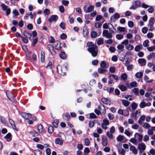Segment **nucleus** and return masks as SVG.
<instances>
[{
  "instance_id": "nucleus-1",
  "label": "nucleus",
  "mask_w": 155,
  "mask_h": 155,
  "mask_svg": "<svg viewBox=\"0 0 155 155\" xmlns=\"http://www.w3.org/2000/svg\"><path fill=\"white\" fill-rule=\"evenodd\" d=\"M87 45L88 47H90L88 48L87 50L91 54L92 56L94 57L96 56L98 52V49L96 45L92 42H88Z\"/></svg>"
},
{
  "instance_id": "nucleus-2",
  "label": "nucleus",
  "mask_w": 155,
  "mask_h": 155,
  "mask_svg": "<svg viewBox=\"0 0 155 155\" xmlns=\"http://www.w3.org/2000/svg\"><path fill=\"white\" fill-rule=\"evenodd\" d=\"M68 64L67 63H64L62 67L58 65L57 68V71L58 73L62 75L65 74V73L68 70Z\"/></svg>"
},
{
  "instance_id": "nucleus-3",
  "label": "nucleus",
  "mask_w": 155,
  "mask_h": 155,
  "mask_svg": "<svg viewBox=\"0 0 155 155\" xmlns=\"http://www.w3.org/2000/svg\"><path fill=\"white\" fill-rule=\"evenodd\" d=\"M87 5H86L83 7V10L84 12L86 13H90L93 11L94 9V6L91 5L89 6L87 8Z\"/></svg>"
},
{
  "instance_id": "nucleus-4",
  "label": "nucleus",
  "mask_w": 155,
  "mask_h": 155,
  "mask_svg": "<svg viewBox=\"0 0 155 155\" xmlns=\"http://www.w3.org/2000/svg\"><path fill=\"white\" fill-rule=\"evenodd\" d=\"M103 35L107 38H111L112 37V34L107 30H104L103 32Z\"/></svg>"
},
{
  "instance_id": "nucleus-5",
  "label": "nucleus",
  "mask_w": 155,
  "mask_h": 155,
  "mask_svg": "<svg viewBox=\"0 0 155 155\" xmlns=\"http://www.w3.org/2000/svg\"><path fill=\"white\" fill-rule=\"evenodd\" d=\"M120 17V15L117 13H114V15L111 16L110 18V22H114L116 21V19H118Z\"/></svg>"
},
{
  "instance_id": "nucleus-6",
  "label": "nucleus",
  "mask_w": 155,
  "mask_h": 155,
  "mask_svg": "<svg viewBox=\"0 0 155 155\" xmlns=\"http://www.w3.org/2000/svg\"><path fill=\"white\" fill-rule=\"evenodd\" d=\"M5 93L8 98L12 102H14V101L13 98L14 97V96L13 94L11 92L9 91H6Z\"/></svg>"
},
{
  "instance_id": "nucleus-7",
  "label": "nucleus",
  "mask_w": 155,
  "mask_h": 155,
  "mask_svg": "<svg viewBox=\"0 0 155 155\" xmlns=\"http://www.w3.org/2000/svg\"><path fill=\"white\" fill-rule=\"evenodd\" d=\"M21 115L23 118L26 120L29 119L31 117V115L30 113L23 112L21 113Z\"/></svg>"
},
{
  "instance_id": "nucleus-8",
  "label": "nucleus",
  "mask_w": 155,
  "mask_h": 155,
  "mask_svg": "<svg viewBox=\"0 0 155 155\" xmlns=\"http://www.w3.org/2000/svg\"><path fill=\"white\" fill-rule=\"evenodd\" d=\"M151 104L150 102L146 103L144 101H142L139 104L140 107L141 108H143L146 106H150Z\"/></svg>"
},
{
  "instance_id": "nucleus-9",
  "label": "nucleus",
  "mask_w": 155,
  "mask_h": 155,
  "mask_svg": "<svg viewBox=\"0 0 155 155\" xmlns=\"http://www.w3.org/2000/svg\"><path fill=\"white\" fill-rule=\"evenodd\" d=\"M146 148L145 144L143 143H140L138 145V148L139 150L144 151Z\"/></svg>"
},
{
  "instance_id": "nucleus-10",
  "label": "nucleus",
  "mask_w": 155,
  "mask_h": 155,
  "mask_svg": "<svg viewBox=\"0 0 155 155\" xmlns=\"http://www.w3.org/2000/svg\"><path fill=\"white\" fill-rule=\"evenodd\" d=\"M58 18V17L57 15H52L49 18L48 21L49 22H51L52 21H56Z\"/></svg>"
},
{
  "instance_id": "nucleus-11",
  "label": "nucleus",
  "mask_w": 155,
  "mask_h": 155,
  "mask_svg": "<svg viewBox=\"0 0 155 155\" xmlns=\"http://www.w3.org/2000/svg\"><path fill=\"white\" fill-rule=\"evenodd\" d=\"M140 113V110H136L135 112H134L132 113L130 116L132 117L136 118L137 115H139Z\"/></svg>"
},
{
  "instance_id": "nucleus-12",
  "label": "nucleus",
  "mask_w": 155,
  "mask_h": 155,
  "mask_svg": "<svg viewBox=\"0 0 155 155\" xmlns=\"http://www.w3.org/2000/svg\"><path fill=\"white\" fill-rule=\"evenodd\" d=\"M130 150L134 155H136L137 153V149L133 146L130 145Z\"/></svg>"
},
{
  "instance_id": "nucleus-13",
  "label": "nucleus",
  "mask_w": 155,
  "mask_h": 155,
  "mask_svg": "<svg viewBox=\"0 0 155 155\" xmlns=\"http://www.w3.org/2000/svg\"><path fill=\"white\" fill-rule=\"evenodd\" d=\"M146 118V116L145 115H142L139 119L138 122L139 124L142 125L143 124V122L144 121Z\"/></svg>"
},
{
  "instance_id": "nucleus-14",
  "label": "nucleus",
  "mask_w": 155,
  "mask_h": 155,
  "mask_svg": "<svg viewBox=\"0 0 155 155\" xmlns=\"http://www.w3.org/2000/svg\"><path fill=\"white\" fill-rule=\"evenodd\" d=\"M138 62L141 66H144L146 64V61L143 58H140L138 60Z\"/></svg>"
},
{
  "instance_id": "nucleus-15",
  "label": "nucleus",
  "mask_w": 155,
  "mask_h": 155,
  "mask_svg": "<svg viewBox=\"0 0 155 155\" xmlns=\"http://www.w3.org/2000/svg\"><path fill=\"white\" fill-rule=\"evenodd\" d=\"M9 122L10 124L11 125V126L12 128L14 129L17 131L18 129H17L16 127L14 121L12 120L9 119Z\"/></svg>"
},
{
  "instance_id": "nucleus-16",
  "label": "nucleus",
  "mask_w": 155,
  "mask_h": 155,
  "mask_svg": "<svg viewBox=\"0 0 155 155\" xmlns=\"http://www.w3.org/2000/svg\"><path fill=\"white\" fill-rule=\"evenodd\" d=\"M101 101L104 104H106L110 105V100L107 99V98H101Z\"/></svg>"
},
{
  "instance_id": "nucleus-17",
  "label": "nucleus",
  "mask_w": 155,
  "mask_h": 155,
  "mask_svg": "<svg viewBox=\"0 0 155 155\" xmlns=\"http://www.w3.org/2000/svg\"><path fill=\"white\" fill-rule=\"evenodd\" d=\"M153 131H155V127H152L151 128L149 129L148 131L147 134L150 135H153Z\"/></svg>"
},
{
  "instance_id": "nucleus-18",
  "label": "nucleus",
  "mask_w": 155,
  "mask_h": 155,
  "mask_svg": "<svg viewBox=\"0 0 155 155\" xmlns=\"http://www.w3.org/2000/svg\"><path fill=\"white\" fill-rule=\"evenodd\" d=\"M23 35L26 38L30 39L31 36V34L27 31H24L23 32Z\"/></svg>"
},
{
  "instance_id": "nucleus-19",
  "label": "nucleus",
  "mask_w": 155,
  "mask_h": 155,
  "mask_svg": "<svg viewBox=\"0 0 155 155\" xmlns=\"http://www.w3.org/2000/svg\"><path fill=\"white\" fill-rule=\"evenodd\" d=\"M4 138L7 141H10L12 139L11 134L10 133H8L5 136Z\"/></svg>"
},
{
  "instance_id": "nucleus-20",
  "label": "nucleus",
  "mask_w": 155,
  "mask_h": 155,
  "mask_svg": "<svg viewBox=\"0 0 155 155\" xmlns=\"http://www.w3.org/2000/svg\"><path fill=\"white\" fill-rule=\"evenodd\" d=\"M107 64H108L106 61H101L100 64V66L101 68H107L108 66L107 67Z\"/></svg>"
},
{
  "instance_id": "nucleus-21",
  "label": "nucleus",
  "mask_w": 155,
  "mask_h": 155,
  "mask_svg": "<svg viewBox=\"0 0 155 155\" xmlns=\"http://www.w3.org/2000/svg\"><path fill=\"white\" fill-rule=\"evenodd\" d=\"M63 119L66 120L68 121L70 119L71 117L69 114H64L63 115Z\"/></svg>"
},
{
  "instance_id": "nucleus-22",
  "label": "nucleus",
  "mask_w": 155,
  "mask_h": 155,
  "mask_svg": "<svg viewBox=\"0 0 155 155\" xmlns=\"http://www.w3.org/2000/svg\"><path fill=\"white\" fill-rule=\"evenodd\" d=\"M110 25H111L112 28L115 30V29L114 28L113 25L111 23H109L108 25L107 23L104 24L103 25V28L104 29H107L108 27H110Z\"/></svg>"
},
{
  "instance_id": "nucleus-23",
  "label": "nucleus",
  "mask_w": 155,
  "mask_h": 155,
  "mask_svg": "<svg viewBox=\"0 0 155 155\" xmlns=\"http://www.w3.org/2000/svg\"><path fill=\"white\" fill-rule=\"evenodd\" d=\"M55 143L56 144L62 145L63 143V141L59 138H57L55 140Z\"/></svg>"
},
{
  "instance_id": "nucleus-24",
  "label": "nucleus",
  "mask_w": 155,
  "mask_h": 155,
  "mask_svg": "<svg viewBox=\"0 0 155 155\" xmlns=\"http://www.w3.org/2000/svg\"><path fill=\"white\" fill-rule=\"evenodd\" d=\"M142 45L141 44H139L136 46L134 48L135 51L136 52L139 51L142 48Z\"/></svg>"
},
{
  "instance_id": "nucleus-25",
  "label": "nucleus",
  "mask_w": 155,
  "mask_h": 155,
  "mask_svg": "<svg viewBox=\"0 0 155 155\" xmlns=\"http://www.w3.org/2000/svg\"><path fill=\"white\" fill-rule=\"evenodd\" d=\"M102 144L104 146H106L107 143V140L106 137L105 136L102 137Z\"/></svg>"
},
{
  "instance_id": "nucleus-26",
  "label": "nucleus",
  "mask_w": 155,
  "mask_h": 155,
  "mask_svg": "<svg viewBox=\"0 0 155 155\" xmlns=\"http://www.w3.org/2000/svg\"><path fill=\"white\" fill-rule=\"evenodd\" d=\"M136 135H137L138 136V139L139 141H141L143 140V135L137 133H136L134 134V137H135Z\"/></svg>"
},
{
  "instance_id": "nucleus-27",
  "label": "nucleus",
  "mask_w": 155,
  "mask_h": 155,
  "mask_svg": "<svg viewBox=\"0 0 155 155\" xmlns=\"http://www.w3.org/2000/svg\"><path fill=\"white\" fill-rule=\"evenodd\" d=\"M41 61L43 62L45 59V53L44 51H41Z\"/></svg>"
},
{
  "instance_id": "nucleus-28",
  "label": "nucleus",
  "mask_w": 155,
  "mask_h": 155,
  "mask_svg": "<svg viewBox=\"0 0 155 155\" xmlns=\"http://www.w3.org/2000/svg\"><path fill=\"white\" fill-rule=\"evenodd\" d=\"M55 48L57 50H59L61 48V43L57 42L55 43Z\"/></svg>"
},
{
  "instance_id": "nucleus-29",
  "label": "nucleus",
  "mask_w": 155,
  "mask_h": 155,
  "mask_svg": "<svg viewBox=\"0 0 155 155\" xmlns=\"http://www.w3.org/2000/svg\"><path fill=\"white\" fill-rule=\"evenodd\" d=\"M122 104L125 107H127L130 104V102L127 101L122 99L121 101Z\"/></svg>"
},
{
  "instance_id": "nucleus-30",
  "label": "nucleus",
  "mask_w": 155,
  "mask_h": 155,
  "mask_svg": "<svg viewBox=\"0 0 155 155\" xmlns=\"http://www.w3.org/2000/svg\"><path fill=\"white\" fill-rule=\"evenodd\" d=\"M154 18H150L149 21V24L148 26H153V25L154 23Z\"/></svg>"
},
{
  "instance_id": "nucleus-31",
  "label": "nucleus",
  "mask_w": 155,
  "mask_h": 155,
  "mask_svg": "<svg viewBox=\"0 0 155 155\" xmlns=\"http://www.w3.org/2000/svg\"><path fill=\"white\" fill-rule=\"evenodd\" d=\"M126 49L129 51H130L134 49V46L130 44L127 45L125 47Z\"/></svg>"
},
{
  "instance_id": "nucleus-32",
  "label": "nucleus",
  "mask_w": 155,
  "mask_h": 155,
  "mask_svg": "<svg viewBox=\"0 0 155 155\" xmlns=\"http://www.w3.org/2000/svg\"><path fill=\"white\" fill-rule=\"evenodd\" d=\"M107 71V70L102 68H99L98 69V72L100 74H103L105 73Z\"/></svg>"
},
{
  "instance_id": "nucleus-33",
  "label": "nucleus",
  "mask_w": 155,
  "mask_h": 155,
  "mask_svg": "<svg viewBox=\"0 0 155 155\" xmlns=\"http://www.w3.org/2000/svg\"><path fill=\"white\" fill-rule=\"evenodd\" d=\"M143 75V73L141 72H139L135 74V76L137 78H140Z\"/></svg>"
},
{
  "instance_id": "nucleus-34",
  "label": "nucleus",
  "mask_w": 155,
  "mask_h": 155,
  "mask_svg": "<svg viewBox=\"0 0 155 155\" xmlns=\"http://www.w3.org/2000/svg\"><path fill=\"white\" fill-rule=\"evenodd\" d=\"M118 113L120 114L124 115L126 116H127L129 115V111H127V114L126 115H125L124 114L123 110L121 109H119L118 111Z\"/></svg>"
},
{
  "instance_id": "nucleus-35",
  "label": "nucleus",
  "mask_w": 155,
  "mask_h": 155,
  "mask_svg": "<svg viewBox=\"0 0 155 155\" xmlns=\"http://www.w3.org/2000/svg\"><path fill=\"white\" fill-rule=\"evenodd\" d=\"M119 155H125V151L123 149H120L118 150Z\"/></svg>"
},
{
  "instance_id": "nucleus-36",
  "label": "nucleus",
  "mask_w": 155,
  "mask_h": 155,
  "mask_svg": "<svg viewBox=\"0 0 155 155\" xmlns=\"http://www.w3.org/2000/svg\"><path fill=\"white\" fill-rule=\"evenodd\" d=\"M118 87L122 91H125L127 89L126 87L122 85H119L118 86Z\"/></svg>"
},
{
  "instance_id": "nucleus-37",
  "label": "nucleus",
  "mask_w": 155,
  "mask_h": 155,
  "mask_svg": "<svg viewBox=\"0 0 155 155\" xmlns=\"http://www.w3.org/2000/svg\"><path fill=\"white\" fill-rule=\"evenodd\" d=\"M31 135L33 137H36L39 135V134L36 131L34 130H32L30 132Z\"/></svg>"
},
{
  "instance_id": "nucleus-38",
  "label": "nucleus",
  "mask_w": 155,
  "mask_h": 155,
  "mask_svg": "<svg viewBox=\"0 0 155 155\" xmlns=\"http://www.w3.org/2000/svg\"><path fill=\"white\" fill-rule=\"evenodd\" d=\"M104 39L102 38H98L97 40V44L99 45H100L103 43Z\"/></svg>"
},
{
  "instance_id": "nucleus-39",
  "label": "nucleus",
  "mask_w": 155,
  "mask_h": 155,
  "mask_svg": "<svg viewBox=\"0 0 155 155\" xmlns=\"http://www.w3.org/2000/svg\"><path fill=\"white\" fill-rule=\"evenodd\" d=\"M60 57L61 59H65L66 58L65 53L64 52H61L60 54Z\"/></svg>"
},
{
  "instance_id": "nucleus-40",
  "label": "nucleus",
  "mask_w": 155,
  "mask_h": 155,
  "mask_svg": "<svg viewBox=\"0 0 155 155\" xmlns=\"http://www.w3.org/2000/svg\"><path fill=\"white\" fill-rule=\"evenodd\" d=\"M143 127L145 129H149L150 127V126L148 123H145L143 124Z\"/></svg>"
},
{
  "instance_id": "nucleus-41",
  "label": "nucleus",
  "mask_w": 155,
  "mask_h": 155,
  "mask_svg": "<svg viewBox=\"0 0 155 155\" xmlns=\"http://www.w3.org/2000/svg\"><path fill=\"white\" fill-rule=\"evenodd\" d=\"M35 155H42V152L39 150H36L34 152Z\"/></svg>"
},
{
  "instance_id": "nucleus-42",
  "label": "nucleus",
  "mask_w": 155,
  "mask_h": 155,
  "mask_svg": "<svg viewBox=\"0 0 155 155\" xmlns=\"http://www.w3.org/2000/svg\"><path fill=\"white\" fill-rule=\"evenodd\" d=\"M132 108L133 110H135L137 107V105L135 102H133L131 104Z\"/></svg>"
},
{
  "instance_id": "nucleus-43",
  "label": "nucleus",
  "mask_w": 155,
  "mask_h": 155,
  "mask_svg": "<svg viewBox=\"0 0 155 155\" xmlns=\"http://www.w3.org/2000/svg\"><path fill=\"white\" fill-rule=\"evenodd\" d=\"M137 83L135 81L131 82L130 84V86L131 87H134L137 86Z\"/></svg>"
},
{
  "instance_id": "nucleus-44",
  "label": "nucleus",
  "mask_w": 155,
  "mask_h": 155,
  "mask_svg": "<svg viewBox=\"0 0 155 155\" xmlns=\"http://www.w3.org/2000/svg\"><path fill=\"white\" fill-rule=\"evenodd\" d=\"M91 35L92 38H95L97 36V34L96 32L93 31L91 33Z\"/></svg>"
},
{
  "instance_id": "nucleus-45",
  "label": "nucleus",
  "mask_w": 155,
  "mask_h": 155,
  "mask_svg": "<svg viewBox=\"0 0 155 155\" xmlns=\"http://www.w3.org/2000/svg\"><path fill=\"white\" fill-rule=\"evenodd\" d=\"M116 38L119 40H121L124 38V35L121 34H117L116 35Z\"/></svg>"
},
{
  "instance_id": "nucleus-46",
  "label": "nucleus",
  "mask_w": 155,
  "mask_h": 155,
  "mask_svg": "<svg viewBox=\"0 0 155 155\" xmlns=\"http://www.w3.org/2000/svg\"><path fill=\"white\" fill-rule=\"evenodd\" d=\"M48 130L49 133H52L54 131L53 127L51 126H49L48 127Z\"/></svg>"
},
{
  "instance_id": "nucleus-47",
  "label": "nucleus",
  "mask_w": 155,
  "mask_h": 155,
  "mask_svg": "<svg viewBox=\"0 0 155 155\" xmlns=\"http://www.w3.org/2000/svg\"><path fill=\"white\" fill-rule=\"evenodd\" d=\"M38 131L39 132L41 133L42 132L43 127L41 124H39L38 127Z\"/></svg>"
},
{
  "instance_id": "nucleus-48",
  "label": "nucleus",
  "mask_w": 155,
  "mask_h": 155,
  "mask_svg": "<svg viewBox=\"0 0 155 155\" xmlns=\"http://www.w3.org/2000/svg\"><path fill=\"white\" fill-rule=\"evenodd\" d=\"M58 121L57 120H54L53 123V124L55 127H57L58 123Z\"/></svg>"
},
{
  "instance_id": "nucleus-49",
  "label": "nucleus",
  "mask_w": 155,
  "mask_h": 155,
  "mask_svg": "<svg viewBox=\"0 0 155 155\" xmlns=\"http://www.w3.org/2000/svg\"><path fill=\"white\" fill-rule=\"evenodd\" d=\"M59 26L63 30H64L65 29V25L64 22H61L60 25Z\"/></svg>"
},
{
  "instance_id": "nucleus-50",
  "label": "nucleus",
  "mask_w": 155,
  "mask_h": 155,
  "mask_svg": "<svg viewBox=\"0 0 155 155\" xmlns=\"http://www.w3.org/2000/svg\"><path fill=\"white\" fill-rule=\"evenodd\" d=\"M84 144L86 146H88L90 143V141L88 138H85L84 139Z\"/></svg>"
},
{
  "instance_id": "nucleus-51",
  "label": "nucleus",
  "mask_w": 155,
  "mask_h": 155,
  "mask_svg": "<svg viewBox=\"0 0 155 155\" xmlns=\"http://www.w3.org/2000/svg\"><path fill=\"white\" fill-rule=\"evenodd\" d=\"M123 139L124 137L123 136L119 135L117 137V140L118 141L121 142L123 140Z\"/></svg>"
},
{
  "instance_id": "nucleus-52",
  "label": "nucleus",
  "mask_w": 155,
  "mask_h": 155,
  "mask_svg": "<svg viewBox=\"0 0 155 155\" xmlns=\"http://www.w3.org/2000/svg\"><path fill=\"white\" fill-rule=\"evenodd\" d=\"M109 123H110L108 120L106 119H104L103 120V122L101 124H103L106 125H108L109 124Z\"/></svg>"
},
{
  "instance_id": "nucleus-53",
  "label": "nucleus",
  "mask_w": 155,
  "mask_h": 155,
  "mask_svg": "<svg viewBox=\"0 0 155 155\" xmlns=\"http://www.w3.org/2000/svg\"><path fill=\"white\" fill-rule=\"evenodd\" d=\"M130 141L134 144L137 145V141L135 138H133L130 139Z\"/></svg>"
},
{
  "instance_id": "nucleus-54",
  "label": "nucleus",
  "mask_w": 155,
  "mask_h": 155,
  "mask_svg": "<svg viewBox=\"0 0 155 155\" xmlns=\"http://www.w3.org/2000/svg\"><path fill=\"white\" fill-rule=\"evenodd\" d=\"M154 8L153 6H150L149 8L147 9V11L150 13H152L154 12Z\"/></svg>"
},
{
  "instance_id": "nucleus-55",
  "label": "nucleus",
  "mask_w": 155,
  "mask_h": 155,
  "mask_svg": "<svg viewBox=\"0 0 155 155\" xmlns=\"http://www.w3.org/2000/svg\"><path fill=\"white\" fill-rule=\"evenodd\" d=\"M117 29L120 31L124 32L126 30V29L124 27H119L117 28Z\"/></svg>"
},
{
  "instance_id": "nucleus-56",
  "label": "nucleus",
  "mask_w": 155,
  "mask_h": 155,
  "mask_svg": "<svg viewBox=\"0 0 155 155\" xmlns=\"http://www.w3.org/2000/svg\"><path fill=\"white\" fill-rule=\"evenodd\" d=\"M0 120L3 124H6V122L5 119L3 117H1Z\"/></svg>"
},
{
  "instance_id": "nucleus-57",
  "label": "nucleus",
  "mask_w": 155,
  "mask_h": 155,
  "mask_svg": "<svg viewBox=\"0 0 155 155\" xmlns=\"http://www.w3.org/2000/svg\"><path fill=\"white\" fill-rule=\"evenodd\" d=\"M88 124L89 127L92 128L94 126V123L93 121H90L88 123Z\"/></svg>"
},
{
  "instance_id": "nucleus-58",
  "label": "nucleus",
  "mask_w": 155,
  "mask_h": 155,
  "mask_svg": "<svg viewBox=\"0 0 155 155\" xmlns=\"http://www.w3.org/2000/svg\"><path fill=\"white\" fill-rule=\"evenodd\" d=\"M108 11L110 13H113L115 12V9L113 7H110L109 8Z\"/></svg>"
},
{
  "instance_id": "nucleus-59",
  "label": "nucleus",
  "mask_w": 155,
  "mask_h": 155,
  "mask_svg": "<svg viewBox=\"0 0 155 155\" xmlns=\"http://www.w3.org/2000/svg\"><path fill=\"white\" fill-rule=\"evenodd\" d=\"M127 75L126 73L122 74L121 75V79L123 80H125L127 79Z\"/></svg>"
},
{
  "instance_id": "nucleus-60",
  "label": "nucleus",
  "mask_w": 155,
  "mask_h": 155,
  "mask_svg": "<svg viewBox=\"0 0 155 155\" xmlns=\"http://www.w3.org/2000/svg\"><path fill=\"white\" fill-rule=\"evenodd\" d=\"M149 41L148 40H145L143 43V45L145 47H147L149 46L148 43Z\"/></svg>"
},
{
  "instance_id": "nucleus-61",
  "label": "nucleus",
  "mask_w": 155,
  "mask_h": 155,
  "mask_svg": "<svg viewBox=\"0 0 155 155\" xmlns=\"http://www.w3.org/2000/svg\"><path fill=\"white\" fill-rule=\"evenodd\" d=\"M128 43L129 41L127 39H125L123 41H122L121 43L123 45H124L126 47V46L127 45H128L129 44Z\"/></svg>"
},
{
  "instance_id": "nucleus-62",
  "label": "nucleus",
  "mask_w": 155,
  "mask_h": 155,
  "mask_svg": "<svg viewBox=\"0 0 155 155\" xmlns=\"http://www.w3.org/2000/svg\"><path fill=\"white\" fill-rule=\"evenodd\" d=\"M69 3V1L67 0H63L62 2V4L65 6H67Z\"/></svg>"
},
{
  "instance_id": "nucleus-63",
  "label": "nucleus",
  "mask_w": 155,
  "mask_h": 155,
  "mask_svg": "<svg viewBox=\"0 0 155 155\" xmlns=\"http://www.w3.org/2000/svg\"><path fill=\"white\" fill-rule=\"evenodd\" d=\"M67 37V35L64 33H62L60 36V38L62 39H65Z\"/></svg>"
},
{
  "instance_id": "nucleus-64",
  "label": "nucleus",
  "mask_w": 155,
  "mask_h": 155,
  "mask_svg": "<svg viewBox=\"0 0 155 155\" xmlns=\"http://www.w3.org/2000/svg\"><path fill=\"white\" fill-rule=\"evenodd\" d=\"M1 6L2 7L4 11H6L7 9H8V6L5 5V4H2L1 5Z\"/></svg>"
}]
</instances>
